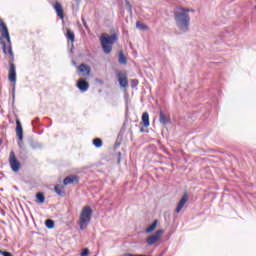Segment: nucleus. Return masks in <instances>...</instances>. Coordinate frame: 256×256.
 Returning a JSON list of instances; mask_svg holds the SVG:
<instances>
[{
	"mask_svg": "<svg viewBox=\"0 0 256 256\" xmlns=\"http://www.w3.org/2000/svg\"><path fill=\"white\" fill-rule=\"evenodd\" d=\"M189 12L195 13V10L180 7L177 8L174 12L176 26L180 31H183V33H187V31H189V25L191 23V17L189 16Z\"/></svg>",
	"mask_w": 256,
	"mask_h": 256,
	"instance_id": "f257e3e1",
	"label": "nucleus"
},
{
	"mask_svg": "<svg viewBox=\"0 0 256 256\" xmlns=\"http://www.w3.org/2000/svg\"><path fill=\"white\" fill-rule=\"evenodd\" d=\"M117 34H112L109 35L107 33H102L100 36V43H101V47L103 52L106 55H109V53H111V51H113V45H115V43L117 42Z\"/></svg>",
	"mask_w": 256,
	"mask_h": 256,
	"instance_id": "f03ea898",
	"label": "nucleus"
},
{
	"mask_svg": "<svg viewBox=\"0 0 256 256\" xmlns=\"http://www.w3.org/2000/svg\"><path fill=\"white\" fill-rule=\"evenodd\" d=\"M93 217V209L91 206H84L79 215L78 225L81 231H85L87 227H89V223H91V218Z\"/></svg>",
	"mask_w": 256,
	"mask_h": 256,
	"instance_id": "7ed1b4c3",
	"label": "nucleus"
},
{
	"mask_svg": "<svg viewBox=\"0 0 256 256\" xmlns=\"http://www.w3.org/2000/svg\"><path fill=\"white\" fill-rule=\"evenodd\" d=\"M2 26L1 35L3 39L7 40V43L9 45L8 53L11 57H13V49L11 48V36H9V29L7 28V25L5 23L0 24Z\"/></svg>",
	"mask_w": 256,
	"mask_h": 256,
	"instance_id": "20e7f679",
	"label": "nucleus"
},
{
	"mask_svg": "<svg viewBox=\"0 0 256 256\" xmlns=\"http://www.w3.org/2000/svg\"><path fill=\"white\" fill-rule=\"evenodd\" d=\"M9 165L14 173L19 172V169H21V162L17 160V156H15V151L13 150L9 155Z\"/></svg>",
	"mask_w": 256,
	"mask_h": 256,
	"instance_id": "39448f33",
	"label": "nucleus"
},
{
	"mask_svg": "<svg viewBox=\"0 0 256 256\" xmlns=\"http://www.w3.org/2000/svg\"><path fill=\"white\" fill-rule=\"evenodd\" d=\"M164 233H165V230L160 229L156 231L154 234L148 236L146 239L147 245H155V243H158L161 237H163Z\"/></svg>",
	"mask_w": 256,
	"mask_h": 256,
	"instance_id": "423d86ee",
	"label": "nucleus"
},
{
	"mask_svg": "<svg viewBox=\"0 0 256 256\" xmlns=\"http://www.w3.org/2000/svg\"><path fill=\"white\" fill-rule=\"evenodd\" d=\"M8 79L11 83H17V70H16L15 64L13 62H10Z\"/></svg>",
	"mask_w": 256,
	"mask_h": 256,
	"instance_id": "0eeeda50",
	"label": "nucleus"
},
{
	"mask_svg": "<svg viewBox=\"0 0 256 256\" xmlns=\"http://www.w3.org/2000/svg\"><path fill=\"white\" fill-rule=\"evenodd\" d=\"M76 87H78L79 91L81 93H85L89 91V82H87L85 79L80 78L76 84Z\"/></svg>",
	"mask_w": 256,
	"mask_h": 256,
	"instance_id": "6e6552de",
	"label": "nucleus"
},
{
	"mask_svg": "<svg viewBox=\"0 0 256 256\" xmlns=\"http://www.w3.org/2000/svg\"><path fill=\"white\" fill-rule=\"evenodd\" d=\"M118 83L120 87H129V81L127 80V75L123 72H119L118 74Z\"/></svg>",
	"mask_w": 256,
	"mask_h": 256,
	"instance_id": "1a4fd4ad",
	"label": "nucleus"
},
{
	"mask_svg": "<svg viewBox=\"0 0 256 256\" xmlns=\"http://www.w3.org/2000/svg\"><path fill=\"white\" fill-rule=\"evenodd\" d=\"M78 71L82 74L83 77H89L91 75V66L87 64H81L78 67Z\"/></svg>",
	"mask_w": 256,
	"mask_h": 256,
	"instance_id": "9d476101",
	"label": "nucleus"
},
{
	"mask_svg": "<svg viewBox=\"0 0 256 256\" xmlns=\"http://www.w3.org/2000/svg\"><path fill=\"white\" fill-rule=\"evenodd\" d=\"M187 201H189V196L187 195V193H184L182 198L180 199V201L177 204L176 213H181V209H183V207H185V204L187 203Z\"/></svg>",
	"mask_w": 256,
	"mask_h": 256,
	"instance_id": "9b49d317",
	"label": "nucleus"
},
{
	"mask_svg": "<svg viewBox=\"0 0 256 256\" xmlns=\"http://www.w3.org/2000/svg\"><path fill=\"white\" fill-rule=\"evenodd\" d=\"M54 11H56L57 17L63 21L65 19V14L63 12V6L59 2L54 3Z\"/></svg>",
	"mask_w": 256,
	"mask_h": 256,
	"instance_id": "f8f14e48",
	"label": "nucleus"
},
{
	"mask_svg": "<svg viewBox=\"0 0 256 256\" xmlns=\"http://www.w3.org/2000/svg\"><path fill=\"white\" fill-rule=\"evenodd\" d=\"M16 135L20 141H23V126L19 119L16 120Z\"/></svg>",
	"mask_w": 256,
	"mask_h": 256,
	"instance_id": "ddd939ff",
	"label": "nucleus"
},
{
	"mask_svg": "<svg viewBox=\"0 0 256 256\" xmlns=\"http://www.w3.org/2000/svg\"><path fill=\"white\" fill-rule=\"evenodd\" d=\"M63 183H64V185H71L73 183H79V177H77V175L67 176L64 179Z\"/></svg>",
	"mask_w": 256,
	"mask_h": 256,
	"instance_id": "4468645a",
	"label": "nucleus"
},
{
	"mask_svg": "<svg viewBox=\"0 0 256 256\" xmlns=\"http://www.w3.org/2000/svg\"><path fill=\"white\" fill-rule=\"evenodd\" d=\"M159 121L162 125H167L169 123V117L163 113V111H160L159 114Z\"/></svg>",
	"mask_w": 256,
	"mask_h": 256,
	"instance_id": "2eb2a0df",
	"label": "nucleus"
},
{
	"mask_svg": "<svg viewBox=\"0 0 256 256\" xmlns=\"http://www.w3.org/2000/svg\"><path fill=\"white\" fill-rule=\"evenodd\" d=\"M157 223H159V221L154 220V222L146 228L145 233H153V231L157 229Z\"/></svg>",
	"mask_w": 256,
	"mask_h": 256,
	"instance_id": "dca6fc26",
	"label": "nucleus"
},
{
	"mask_svg": "<svg viewBox=\"0 0 256 256\" xmlns=\"http://www.w3.org/2000/svg\"><path fill=\"white\" fill-rule=\"evenodd\" d=\"M142 123L144 125V127H149L150 123H149V113L144 112L142 114Z\"/></svg>",
	"mask_w": 256,
	"mask_h": 256,
	"instance_id": "f3484780",
	"label": "nucleus"
},
{
	"mask_svg": "<svg viewBox=\"0 0 256 256\" xmlns=\"http://www.w3.org/2000/svg\"><path fill=\"white\" fill-rule=\"evenodd\" d=\"M118 62L120 63V65H127V58L125 57L123 52L119 53Z\"/></svg>",
	"mask_w": 256,
	"mask_h": 256,
	"instance_id": "a211bd4d",
	"label": "nucleus"
},
{
	"mask_svg": "<svg viewBox=\"0 0 256 256\" xmlns=\"http://www.w3.org/2000/svg\"><path fill=\"white\" fill-rule=\"evenodd\" d=\"M66 37L69 39L72 43L75 42V33L71 30H67Z\"/></svg>",
	"mask_w": 256,
	"mask_h": 256,
	"instance_id": "6ab92c4d",
	"label": "nucleus"
},
{
	"mask_svg": "<svg viewBox=\"0 0 256 256\" xmlns=\"http://www.w3.org/2000/svg\"><path fill=\"white\" fill-rule=\"evenodd\" d=\"M136 27H137L140 31H147V29H148L147 25H145V24L142 23L141 21H137V22H136Z\"/></svg>",
	"mask_w": 256,
	"mask_h": 256,
	"instance_id": "aec40b11",
	"label": "nucleus"
},
{
	"mask_svg": "<svg viewBox=\"0 0 256 256\" xmlns=\"http://www.w3.org/2000/svg\"><path fill=\"white\" fill-rule=\"evenodd\" d=\"M93 145L97 148L103 147V140H101V138H96L93 140Z\"/></svg>",
	"mask_w": 256,
	"mask_h": 256,
	"instance_id": "412c9836",
	"label": "nucleus"
},
{
	"mask_svg": "<svg viewBox=\"0 0 256 256\" xmlns=\"http://www.w3.org/2000/svg\"><path fill=\"white\" fill-rule=\"evenodd\" d=\"M45 225L48 229H53L55 227V222L51 219L45 221Z\"/></svg>",
	"mask_w": 256,
	"mask_h": 256,
	"instance_id": "4be33fe9",
	"label": "nucleus"
},
{
	"mask_svg": "<svg viewBox=\"0 0 256 256\" xmlns=\"http://www.w3.org/2000/svg\"><path fill=\"white\" fill-rule=\"evenodd\" d=\"M36 198L39 203H45V195H43V193H37Z\"/></svg>",
	"mask_w": 256,
	"mask_h": 256,
	"instance_id": "5701e85b",
	"label": "nucleus"
},
{
	"mask_svg": "<svg viewBox=\"0 0 256 256\" xmlns=\"http://www.w3.org/2000/svg\"><path fill=\"white\" fill-rule=\"evenodd\" d=\"M55 193H57V195H63V191L61 190V186L60 185H56L54 188Z\"/></svg>",
	"mask_w": 256,
	"mask_h": 256,
	"instance_id": "b1692460",
	"label": "nucleus"
},
{
	"mask_svg": "<svg viewBox=\"0 0 256 256\" xmlns=\"http://www.w3.org/2000/svg\"><path fill=\"white\" fill-rule=\"evenodd\" d=\"M80 256H89V248H85V249L81 252Z\"/></svg>",
	"mask_w": 256,
	"mask_h": 256,
	"instance_id": "393cba45",
	"label": "nucleus"
},
{
	"mask_svg": "<svg viewBox=\"0 0 256 256\" xmlns=\"http://www.w3.org/2000/svg\"><path fill=\"white\" fill-rule=\"evenodd\" d=\"M1 43H2L3 53H5V55H7V44L4 41H2Z\"/></svg>",
	"mask_w": 256,
	"mask_h": 256,
	"instance_id": "a878e982",
	"label": "nucleus"
},
{
	"mask_svg": "<svg viewBox=\"0 0 256 256\" xmlns=\"http://www.w3.org/2000/svg\"><path fill=\"white\" fill-rule=\"evenodd\" d=\"M0 255H3V256H13V254H11V252L2 251V250H0Z\"/></svg>",
	"mask_w": 256,
	"mask_h": 256,
	"instance_id": "bb28decb",
	"label": "nucleus"
},
{
	"mask_svg": "<svg viewBox=\"0 0 256 256\" xmlns=\"http://www.w3.org/2000/svg\"><path fill=\"white\" fill-rule=\"evenodd\" d=\"M126 3H127L128 7H129L128 11H129V13H131V4H129V2H126Z\"/></svg>",
	"mask_w": 256,
	"mask_h": 256,
	"instance_id": "cd10ccee",
	"label": "nucleus"
},
{
	"mask_svg": "<svg viewBox=\"0 0 256 256\" xmlns=\"http://www.w3.org/2000/svg\"><path fill=\"white\" fill-rule=\"evenodd\" d=\"M133 83L137 85L139 82L137 80H133Z\"/></svg>",
	"mask_w": 256,
	"mask_h": 256,
	"instance_id": "c85d7f7f",
	"label": "nucleus"
},
{
	"mask_svg": "<svg viewBox=\"0 0 256 256\" xmlns=\"http://www.w3.org/2000/svg\"><path fill=\"white\" fill-rule=\"evenodd\" d=\"M13 91H15V86H13Z\"/></svg>",
	"mask_w": 256,
	"mask_h": 256,
	"instance_id": "c756f323",
	"label": "nucleus"
},
{
	"mask_svg": "<svg viewBox=\"0 0 256 256\" xmlns=\"http://www.w3.org/2000/svg\"><path fill=\"white\" fill-rule=\"evenodd\" d=\"M2 141L0 140V145H1Z\"/></svg>",
	"mask_w": 256,
	"mask_h": 256,
	"instance_id": "7c9ffc66",
	"label": "nucleus"
}]
</instances>
